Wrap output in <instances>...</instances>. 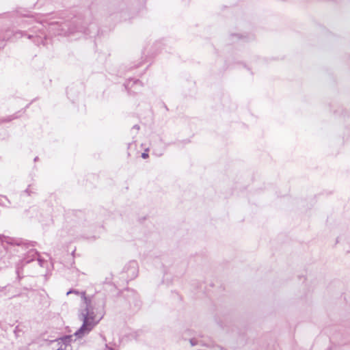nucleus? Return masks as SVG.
I'll list each match as a JSON object with an SVG mask.
<instances>
[{"label":"nucleus","mask_w":350,"mask_h":350,"mask_svg":"<svg viewBox=\"0 0 350 350\" xmlns=\"http://www.w3.org/2000/svg\"><path fill=\"white\" fill-rule=\"evenodd\" d=\"M190 343L192 346L195 345L197 344V342H196L195 339H191L190 340Z\"/></svg>","instance_id":"obj_2"},{"label":"nucleus","mask_w":350,"mask_h":350,"mask_svg":"<svg viewBox=\"0 0 350 350\" xmlns=\"http://www.w3.org/2000/svg\"><path fill=\"white\" fill-rule=\"evenodd\" d=\"M148 154L146 152H143L142 154V158L146 159L148 157Z\"/></svg>","instance_id":"obj_3"},{"label":"nucleus","mask_w":350,"mask_h":350,"mask_svg":"<svg viewBox=\"0 0 350 350\" xmlns=\"http://www.w3.org/2000/svg\"><path fill=\"white\" fill-rule=\"evenodd\" d=\"M220 350H224V349H221Z\"/></svg>","instance_id":"obj_4"},{"label":"nucleus","mask_w":350,"mask_h":350,"mask_svg":"<svg viewBox=\"0 0 350 350\" xmlns=\"http://www.w3.org/2000/svg\"><path fill=\"white\" fill-rule=\"evenodd\" d=\"M70 293L80 295L82 299V307H84V308L81 309L79 314V317L83 321V323L81 328L75 334V335L78 338H81L84 335L88 334L94 326V312L91 306V301L85 297L84 292L79 293L77 291H69L66 294L68 295Z\"/></svg>","instance_id":"obj_1"}]
</instances>
